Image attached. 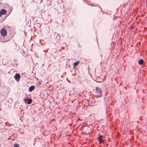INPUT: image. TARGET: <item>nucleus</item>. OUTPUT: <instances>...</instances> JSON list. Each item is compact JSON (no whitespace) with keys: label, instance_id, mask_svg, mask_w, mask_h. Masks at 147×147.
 I'll return each instance as SVG.
<instances>
[{"label":"nucleus","instance_id":"13","mask_svg":"<svg viewBox=\"0 0 147 147\" xmlns=\"http://www.w3.org/2000/svg\"><path fill=\"white\" fill-rule=\"evenodd\" d=\"M2 16L1 14V12L0 11V17Z\"/></svg>","mask_w":147,"mask_h":147},{"label":"nucleus","instance_id":"1","mask_svg":"<svg viewBox=\"0 0 147 147\" xmlns=\"http://www.w3.org/2000/svg\"><path fill=\"white\" fill-rule=\"evenodd\" d=\"M96 92L97 94V95L96 96L97 97H101L102 94V90L100 88L98 87H96L95 89Z\"/></svg>","mask_w":147,"mask_h":147},{"label":"nucleus","instance_id":"8","mask_svg":"<svg viewBox=\"0 0 147 147\" xmlns=\"http://www.w3.org/2000/svg\"><path fill=\"white\" fill-rule=\"evenodd\" d=\"M143 61L142 59H140V60L139 62H138V63L140 65H142L143 63Z\"/></svg>","mask_w":147,"mask_h":147},{"label":"nucleus","instance_id":"9","mask_svg":"<svg viewBox=\"0 0 147 147\" xmlns=\"http://www.w3.org/2000/svg\"><path fill=\"white\" fill-rule=\"evenodd\" d=\"M32 99H29L28 100L27 103L28 104H30L32 103Z\"/></svg>","mask_w":147,"mask_h":147},{"label":"nucleus","instance_id":"2","mask_svg":"<svg viewBox=\"0 0 147 147\" xmlns=\"http://www.w3.org/2000/svg\"><path fill=\"white\" fill-rule=\"evenodd\" d=\"M0 32L1 35L3 36H5L7 35V32L6 30L4 28L1 29Z\"/></svg>","mask_w":147,"mask_h":147},{"label":"nucleus","instance_id":"11","mask_svg":"<svg viewBox=\"0 0 147 147\" xmlns=\"http://www.w3.org/2000/svg\"><path fill=\"white\" fill-rule=\"evenodd\" d=\"M27 99H28L27 98H25L24 99V100L25 101H26L27 100Z\"/></svg>","mask_w":147,"mask_h":147},{"label":"nucleus","instance_id":"7","mask_svg":"<svg viewBox=\"0 0 147 147\" xmlns=\"http://www.w3.org/2000/svg\"><path fill=\"white\" fill-rule=\"evenodd\" d=\"M79 63V61H77L76 62L74 63H73V65H74L73 68H75L76 67V66H77L78 64Z\"/></svg>","mask_w":147,"mask_h":147},{"label":"nucleus","instance_id":"5","mask_svg":"<svg viewBox=\"0 0 147 147\" xmlns=\"http://www.w3.org/2000/svg\"><path fill=\"white\" fill-rule=\"evenodd\" d=\"M0 12L1 13V15H4L7 12V11L6 10L3 9H1Z\"/></svg>","mask_w":147,"mask_h":147},{"label":"nucleus","instance_id":"3","mask_svg":"<svg viewBox=\"0 0 147 147\" xmlns=\"http://www.w3.org/2000/svg\"><path fill=\"white\" fill-rule=\"evenodd\" d=\"M20 77V74H16L14 76V78L18 82L19 81Z\"/></svg>","mask_w":147,"mask_h":147},{"label":"nucleus","instance_id":"10","mask_svg":"<svg viewBox=\"0 0 147 147\" xmlns=\"http://www.w3.org/2000/svg\"><path fill=\"white\" fill-rule=\"evenodd\" d=\"M14 147H19V145L18 144H15L13 146Z\"/></svg>","mask_w":147,"mask_h":147},{"label":"nucleus","instance_id":"4","mask_svg":"<svg viewBox=\"0 0 147 147\" xmlns=\"http://www.w3.org/2000/svg\"><path fill=\"white\" fill-rule=\"evenodd\" d=\"M102 137L103 136L102 135H100L98 138V141H99L100 143H101L102 142Z\"/></svg>","mask_w":147,"mask_h":147},{"label":"nucleus","instance_id":"6","mask_svg":"<svg viewBox=\"0 0 147 147\" xmlns=\"http://www.w3.org/2000/svg\"><path fill=\"white\" fill-rule=\"evenodd\" d=\"M35 88V86H30L29 88V90L30 92H32Z\"/></svg>","mask_w":147,"mask_h":147},{"label":"nucleus","instance_id":"12","mask_svg":"<svg viewBox=\"0 0 147 147\" xmlns=\"http://www.w3.org/2000/svg\"><path fill=\"white\" fill-rule=\"evenodd\" d=\"M131 28H134V27L132 25L131 26Z\"/></svg>","mask_w":147,"mask_h":147}]
</instances>
